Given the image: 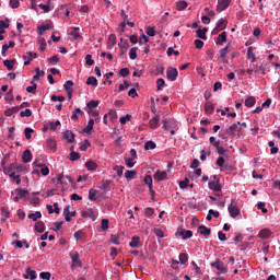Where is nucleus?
I'll return each instance as SVG.
<instances>
[{"instance_id": "nucleus-43", "label": "nucleus", "mask_w": 280, "mask_h": 280, "mask_svg": "<svg viewBox=\"0 0 280 280\" xmlns=\"http://www.w3.org/2000/svg\"><path fill=\"white\" fill-rule=\"evenodd\" d=\"M79 31H80V27H73V31H71L70 35L72 36L73 40H78V38H82Z\"/></svg>"}, {"instance_id": "nucleus-27", "label": "nucleus", "mask_w": 280, "mask_h": 280, "mask_svg": "<svg viewBox=\"0 0 280 280\" xmlns=\"http://www.w3.org/2000/svg\"><path fill=\"white\" fill-rule=\"evenodd\" d=\"M85 167H86L88 172H95V170H97V163L90 160L85 163Z\"/></svg>"}, {"instance_id": "nucleus-10", "label": "nucleus", "mask_w": 280, "mask_h": 280, "mask_svg": "<svg viewBox=\"0 0 280 280\" xmlns=\"http://www.w3.org/2000/svg\"><path fill=\"white\" fill-rule=\"evenodd\" d=\"M161 121V116L154 115L150 120H149V127L154 130L159 128V122Z\"/></svg>"}, {"instance_id": "nucleus-60", "label": "nucleus", "mask_w": 280, "mask_h": 280, "mask_svg": "<svg viewBox=\"0 0 280 280\" xmlns=\"http://www.w3.org/2000/svg\"><path fill=\"white\" fill-rule=\"evenodd\" d=\"M130 118H131V116L128 114L126 116L120 117L119 121H120L121 126L128 124V121H130Z\"/></svg>"}, {"instance_id": "nucleus-6", "label": "nucleus", "mask_w": 280, "mask_h": 280, "mask_svg": "<svg viewBox=\"0 0 280 280\" xmlns=\"http://www.w3.org/2000/svg\"><path fill=\"white\" fill-rule=\"evenodd\" d=\"M212 268H217L219 270V272H221L222 275H226V272H229V269L226 267H224V262L217 260L215 262L211 264Z\"/></svg>"}, {"instance_id": "nucleus-50", "label": "nucleus", "mask_w": 280, "mask_h": 280, "mask_svg": "<svg viewBox=\"0 0 280 280\" xmlns=\"http://www.w3.org/2000/svg\"><path fill=\"white\" fill-rule=\"evenodd\" d=\"M89 148H91V142L89 140H84V143L80 145L79 150H81V152H86Z\"/></svg>"}, {"instance_id": "nucleus-46", "label": "nucleus", "mask_w": 280, "mask_h": 280, "mask_svg": "<svg viewBox=\"0 0 280 280\" xmlns=\"http://www.w3.org/2000/svg\"><path fill=\"white\" fill-rule=\"evenodd\" d=\"M88 86H97V78L95 77H89L86 79Z\"/></svg>"}, {"instance_id": "nucleus-63", "label": "nucleus", "mask_w": 280, "mask_h": 280, "mask_svg": "<svg viewBox=\"0 0 280 280\" xmlns=\"http://www.w3.org/2000/svg\"><path fill=\"white\" fill-rule=\"evenodd\" d=\"M78 160H80V153L72 151L70 153V161H78Z\"/></svg>"}, {"instance_id": "nucleus-53", "label": "nucleus", "mask_w": 280, "mask_h": 280, "mask_svg": "<svg viewBox=\"0 0 280 280\" xmlns=\"http://www.w3.org/2000/svg\"><path fill=\"white\" fill-rule=\"evenodd\" d=\"M113 170H114V172L117 173L118 176H124V170H125L124 166L115 165L113 167Z\"/></svg>"}, {"instance_id": "nucleus-61", "label": "nucleus", "mask_w": 280, "mask_h": 280, "mask_svg": "<svg viewBox=\"0 0 280 280\" xmlns=\"http://www.w3.org/2000/svg\"><path fill=\"white\" fill-rule=\"evenodd\" d=\"M135 160H132V158H125V163L127 165V167H135V163L137 162H133Z\"/></svg>"}, {"instance_id": "nucleus-47", "label": "nucleus", "mask_w": 280, "mask_h": 280, "mask_svg": "<svg viewBox=\"0 0 280 280\" xmlns=\"http://www.w3.org/2000/svg\"><path fill=\"white\" fill-rule=\"evenodd\" d=\"M156 149V143L152 140H149L144 144V150H155Z\"/></svg>"}, {"instance_id": "nucleus-35", "label": "nucleus", "mask_w": 280, "mask_h": 280, "mask_svg": "<svg viewBox=\"0 0 280 280\" xmlns=\"http://www.w3.org/2000/svg\"><path fill=\"white\" fill-rule=\"evenodd\" d=\"M139 242H140L139 236H132L131 242L129 243L130 248H139L140 246Z\"/></svg>"}, {"instance_id": "nucleus-39", "label": "nucleus", "mask_w": 280, "mask_h": 280, "mask_svg": "<svg viewBox=\"0 0 280 280\" xmlns=\"http://www.w3.org/2000/svg\"><path fill=\"white\" fill-rule=\"evenodd\" d=\"M89 200H91L92 202L97 201V190L93 188L89 190Z\"/></svg>"}, {"instance_id": "nucleus-15", "label": "nucleus", "mask_w": 280, "mask_h": 280, "mask_svg": "<svg viewBox=\"0 0 280 280\" xmlns=\"http://www.w3.org/2000/svg\"><path fill=\"white\" fill-rule=\"evenodd\" d=\"M63 139H66L68 143H73L75 141V133H73L71 130H66L63 132Z\"/></svg>"}, {"instance_id": "nucleus-55", "label": "nucleus", "mask_w": 280, "mask_h": 280, "mask_svg": "<svg viewBox=\"0 0 280 280\" xmlns=\"http://www.w3.org/2000/svg\"><path fill=\"white\" fill-rule=\"evenodd\" d=\"M32 132H34V129L26 127L24 129L25 139H27V140L32 139Z\"/></svg>"}, {"instance_id": "nucleus-37", "label": "nucleus", "mask_w": 280, "mask_h": 280, "mask_svg": "<svg viewBox=\"0 0 280 280\" xmlns=\"http://www.w3.org/2000/svg\"><path fill=\"white\" fill-rule=\"evenodd\" d=\"M100 189L103 191H108V189H110V180L104 179L100 185Z\"/></svg>"}, {"instance_id": "nucleus-14", "label": "nucleus", "mask_w": 280, "mask_h": 280, "mask_svg": "<svg viewBox=\"0 0 280 280\" xmlns=\"http://www.w3.org/2000/svg\"><path fill=\"white\" fill-rule=\"evenodd\" d=\"M258 237L260 240H270V237H272V232L269 229H262L259 233H258Z\"/></svg>"}, {"instance_id": "nucleus-8", "label": "nucleus", "mask_w": 280, "mask_h": 280, "mask_svg": "<svg viewBox=\"0 0 280 280\" xmlns=\"http://www.w3.org/2000/svg\"><path fill=\"white\" fill-rule=\"evenodd\" d=\"M176 120H174V119H167V118H165L164 120H163V128H164V130H172V129H174V128H176Z\"/></svg>"}, {"instance_id": "nucleus-44", "label": "nucleus", "mask_w": 280, "mask_h": 280, "mask_svg": "<svg viewBox=\"0 0 280 280\" xmlns=\"http://www.w3.org/2000/svg\"><path fill=\"white\" fill-rule=\"evenodd\" d=\"M34 58H38V55L36 52L28 51L26 55L23 56V60H31V62L34 60Z\"/></svg>"}, {"instance_id": "nucleus-62", "label": "nucleus", "mask_w": 280, "mask_h": 280, "mask_svg": "<svg viewBox=\"0 0 280 280\" xmlns=\"http://www.w3.org/2000/svg\"><path fill=\"white\" fill-rule=\"evenodd\" d=\"M188 259H189V257L187 256V254H185V253L179 254L180 264H187Z\"/></svg>"}, {"instance_id": "nucleus-1", "label": "nucleus", "mask_w": 280, "mask_h": 280, "mask_svg": "<svg viewBox=\"0 0 280 280\" xmlns=\"http://www.w3.org/2000/svg\"><path fill=\"white\" fill-rule=\"evenodd\" d=\"M254 69V73L255 75H259L260 73L262 75H266V73H268V71H270V67H268V63H256L252 66Z\"/></svg>"}, {"instance_id": "nucleus-26", "label": "nucleus", "mask_w": 280, "mask_h": 280, "mask_svg": "<svg viewBox=\"0 0 280 280\" xmlns=\"http://www.w3.org/2000/svg\"><path fill=\"white\" fill-rule=\"evenodd\" d=\"M226 43V32H222L215 40V45H224Z\"/></svg>"}, {"instance_id": "nucleus-29", "label": "nucleus", "mask_w": 280, "mask_h": 280, "mask_svg": "<svg viewBox=\"0 0 280 280\" xmlns=\"http://www.w3.org/2000/svg\"><path fill=\"white\" fill-rule=\"evenodd\" d=\"M144 183H145V185H148L150 194H154V189H153V186H152V176L151 175H147L144 177Z\"/></svg>"}, {"instance_id": "nucleus-20", "label": "nucleus", "mask_w": 280, "mask_h": 280, "mask_svg": "<svg viewBox=\"0 0 280 280\" xmlns=\"http://www.w3.org/2000/svg\"><path fill=\"white\" fill-rule=\"evenodd\" d=\"M97 106H100V101L92 100L86 104V112L91 114V110L97 108Z\"/></svg>"}, {"instance_id": "nucleus-40", "label": "nucleus", "mask_w": 280, "mask_h": 280, "mask_svg": "<svg viewBox=\"0 0 280 280\" xmlns=\"http://www.w3.org/2000/svg\"><path fill=\"white\" fill-rule=\"evenodd\" d=\"M40 78H45V71L40 70V68H36L33 80H40Z\"/></svg>"}, {"instance_id": "nucleus-36", "label": "nucleus", "mask_w": 280, "mask_h": 280, "mask_svg": "<svg viewBox=\"0 0 280 280\" xmlns=\"http://www.w3.org/2000/svg\"><path fill=\"white\" fill-rule=\"evenodd\" d=\"M257 100H255V96H249L245 100V106H247V108H253V106H255Z\"/></svg>"}, {"instance_id": "nucleus-18", "label": "nucleus", "mask_w": 280, "mask_h": 280, "mask_svg": "<svg viewBox=\"0 0 280 280\" xmlns=\"http://www.w3.org/2000/svg\"><path fill=\"white\" fill-rule=\"evenodd\" d=\"M198 233H200V235H203V237H209V235H211V229L205 225H199Z\"/></svg>"}, {"instance_id": "nucleus-41", "label": "nucleus", "mask_w": 280, "mask_h": 280, "mask_svg": "<svg viewBox=\"0 0 280 280\" xmlns=\"http://www.w3.org/2000/svg\"><path fill=\"white\" fill-rule=\"evenodd\" d=\"M35 231H37V233H45V223L43 221H38L35 224Z\"/></svg>"}, {"instance_id": "nucleus-17", "label": "nucleus", "mask_w": 280, "mask_h": 280, "mask_svg": "<svg viewBox=\"0 0 280 280\" xmlns=\"http://www.w3.org/2000/svg\"><path fill=\"white\" fill-rule=\"evenodd\" d=\"M46 148L48 150H51V152H56V150H58V144L56 143V140L54 139H48L46 141Z\"/></svg>"}, {"instance_id": "nucleus-2", "label": "nucleus", "mask_w": 280, "mask_h": 280, "mask_svg": "<svg viewBox=\"0 0 280 280\" xmlns=\"http://www.w3.org/2000/svg\"><path fill=\"white\" fill-rule=\"evenodd\" d=\"M228 211L231 218L235 219L241 214L240 207H237V201L234 199L231 200V205L228 207Z\"/></svg>"}, {"instance_id": "nucleus-33", "label": "nucleus", "mask_w": 280, "mask_h": 280, "mask_svg": "<svg viewBox=\"0 0 280 280\" xmlns=\"http://www.w3.org/2000/svg\"><path fill=\"white\" fill-rule=\"evenodd\" d=\"M19 110H20V107L19 106H14V107L8 108L4 112V115H5V117H12V115L16 114Z\"/></svg>"}, {"instance_id": "nucleus-32", "label": "nucleus", "mask_w": 280, "mask_h": 280, "mask_svg": "<svg viewBox=\"0 0 280 280\" xmlns=\"http://www.w3.org/2000/svg\"><path fill=\"white\" fill-rule=\"evenodd\" d=\"M43 218V214L40 211H36L35 213H30L28 214V220H33V222H38Z\"/></svg>"}, {"instance_id": "nucleus-42", "label": "nucleus", "mask_w": 280, "mask_h": 280, "mask_svg": "<svg viewBox=\"0 0 280 280\" xmlns=\"http://www.w3.org/2000/svg\"><path fill=\"white\" fill-rule=\"evenodd\" d=\"M247 58H248V60H252V62H256L257 57L255 56V52L253 51V47L247 48Z\"/></svg>"}, {"instance_id": "nucleus-11", "label": "nucleus", "mask_w": 280, "mask_h": 280, "mask_svg": "<svg viewBox=\"0 0 280 280\" xmlns=\"http://www.w3.org/2000/svg\"><path fill=\"white\" fill-rule=\"evenodd\" d=\"M154 180H156L158 183H161L162 180H167V172L163 171H158L154 175H153Z\"/></svg>"}, {"instance_id": "nucleus-58", "label": "nucleus", "mask_w": 280, "mask_h": 280, "mask_svg": "<svg viewBox=\"0 0 280 280\" xmlns=\"http://www.w3.org/2000/svg\"><path fill=\"white\" fill-rule=\"evenodd\" d=\"M49 65H57V62H60V58L58 55H55L48 59Z\"/></svg>"}, {"instance_id": "nucleus-23", "label": "nucleus", "mask_w": 280, "mask_h": 280, "mask_svg": "<svg viewBox=\"0 0 280 280\" xmlns=\"http://www.w3.org/2000/svg\"><path fill=\"white\" fill-rule=\"evenodd\" d=\"M119 47V54L120 56H124L126 51H128V48L130 47V44H128V40H125L122 44H118Z\"/></svg>"}, {"instance_id": "nucleus-31", "label": "nucleus", "mask_w": 280, "mask_h": 280, "mask_svg": "<svg viewBox=\"0 0 280 280\" xmlns=\"http://www.w3.org/2000/svg\"><path fill=\"white\" fill-rule=\"evenodd\" d=\"M71 86H73V81L69 80L63 84L65 91H67L69 97H71V94L73 93V90H71Z\"/></svg>"}, {"instance_id": "nucleus-3", "label": "nucleus", "mask_w": 280, "mask_h": 280, "mask_svg": "<svg viewBox=\"0 0 280 280\" xmlns=\"http://www.w3.org/2000/svg\"><path fill=\"white\" fill-rule=\"evenodd\" d=\"M70 258L72 260L71 268H75V267L81 268L82 261L80 260V254L78 252H71Z\"/></svg>"}, {"instance_id": "nucleus-13", "label": "nucleus", "mask_w": 280, "mask_h": 280, "mask_svg": "<svg viewBox=\"0 0 280 280\" xmlns=\"http://www.w3.org/2000/svg\"><path fill=\"white\" fill-rule=\"evenodd\" d=\"M241 131H242V127H240V121L234 122L229 127V129H226V132L229 135H235V132H241Z\"/></svg>"}, {"instance_id": "nucleus-21", "label": "nucleus", "mask_w": 280, "mask_h": 280, "mask_svg": "<svg viewBox=\"0 0 280 280\" xmlns=\"http://www.w3.org/2000/svg\"><path fill=\"white\" fill-rule=\"evenodd\" d=\"M22 161L23 163H31L32 162V151L28 149L25 150L22 154Z\"/></svg>"}, {"instance_id": "nucleus-7", "label": "nucleus", "mask_w": 280, "mask_h": 280, "mask_svg": "<svg viewBox=\"0 0 280 280\" xmlns=\"http://www.w3.org/2000/svg\"><path fill=\"white\" fill-rule=\"evenodd\" d=\"M231 5V0H218L217 12H224Z\"/></svg>"}, {"instance_id": "nucleus-38", "label": "nucleus", "mask_w": 280, "mask_h": 280, "mask_svg": "<svg viewBox=\"0 0 280 280\" xmlns=\"http://www.w3.org/2000/svg\"><path fill=\"white\" fill-rule=\"evenodd\" d=\"M26 273L27 275L24 276V279H30V278L31 280L36 279V271H34L32 268H27Z\"/></svg>"}, {"instance_id": "nucleus-19", "label": "nucleus", "mask_w": 280, "mask_h": 280, "mask_svg": "<svg viewBox=\"0 0 280 280\" xmlns=\"http://www.w3.org/2000/svg\"><path fill=\"white\" fill-rule=\"evenodd\" d=\"M115 45H117V36H115V34H110L107 40V49H113Z\"/></svg>"}, {"instance_id": "nucleus-24", "label": "nucleus", "mask_w": 280, "mask_h": 280, "mask_svg": "<svg viewBox=\"0 0 280 280\" xmlns=\"http://www.w3.org/2000/svg\"><path fill=\"white\" fill-rule=\"evenodd\" d=\"M179 235L183 240H191L194 232H191V230H184L179 232Z\"/></svg>"}, {"instance_id": "nucleus-12", "label": "nucleus", "mask_w": 280, "mask_h": 280, "mask_svg": "<svg viewBox=\"0 0 280 280\" xmlns=\"http://www.w3.org/2000/svg\"><path fill=\"white\" fill-rule=\"evenodd\" d=\"M70 207L66 206L63 209V215L66 222H71V218H75V211H69Z\"/></svg>"}, {"instance_id": "nucleus-30", "label": "nucleus", "mask_w": 280, "mask_h": 280, "mask_svg": "<svg viewBox=\"0 0 280 280\" xmlns=\"http://www.w3.org/2000/svg\"><path fill=\"white\" fill-rule=\"evenodd\" d=\"M213 110H215V106H213L212 103L208 102V103L205 104V113L207 115H213Z\"/></svg>"}, {"instance_id": "nucleus-5", "label": "nucleus", "mask_w": 280, "mask_h": 280, "mask_svg": "<svg viewBox=\"0 0 280 280\" xmlns=\"http://www.w3.org/2000/svg\"><path fill=\"white\" fill-rule=\"evenodd\" d=\"M230 52H231V48L229 46H225L224 48L219 50V58L225 65L229 63V60H226V55H229Z\"/></svg>"}, {"instance_id": "nucleus-16", "label": "nucleus", "mask_w": 280, "mask_h": 280, "mask_svg": "<svg viewBox=\"0 0 280 280\" xmlns=\"http://www.w3.org/2000/svg\"><path fill=\"white\" fill-rule=\"evenodd\" d=\"M226 28V20L224 19H220L218 22H217V26L213 30L214 34H217V32H222V30H225Z\"/></svg>"}, {"instance_id": "nucleus-34", "label": "nucleus", "mask_w": 280, "mask_h": 280, "mask_svg": "<svg viewBox=\"0 0 280 280\" xmlns=\"http://www.w3.org/2000/svg\"><path fill=\"white\" fill-rule=\"evenodd\" d=\"M9 178H11L12 183H16V185H21V176L16 175L15 172H11L9 174Z\"/></svg>"}, {"instance_id": "nucleus-4", "label": "nucleus", "mask_w": 280, "mask_h": 280, "mask_svg": "<svg viewBox=\"0 0 280 280\" xmlns=\"http://www.w3.org/2000/svg\"><path fill=\"white\" fill-rule=\"evenodd\" d=\"M166 78L170 82H176V79L178 78V70L170 67L166 71Z\"/></svg>"}, {"instance_id": "nucleus-56", "label": "nucleus", "mask_w": 280, "mask_h": 280, "mask_svg": "<svg viewBox=\"0 0 280 280\" xmlns=\"http://www.w3.org/2000/svg\"><path fill=\"white\" fill-rule=\"evenodd\" d=\"M189 187V178H185L184 180L179 182V188L180 189H187Z\"/></svg>"}, {"instance_id": "nucleus-52", "label": "nucleus", "mask_w": 280, "mask_h": 280, "mask_svg": "<svg viewBox=\"0 0 280 280\" xmlns=\"http://www.w3.org/2000/svg\"><path fill=\"white\" fill-rule=\"evenodd\" d=\"M15 194H18V196H20V198H25L27 196V194H30V192L22 188H18V189H15Z\"/></svg>"}, {"instance_id": "nucleus-64", "label": "nucleus", "mask_w": 280, "mask_h": 280, "mask_svg": "<svg viewBox=\"0 0 280 280\" xmlns=\"http://www.w3.org/2000/svg\"><path fill=\"white\" fill-rule=\"evenodd\" d=\"M20 116H21V117H32V109L27 108V109H25V110H22V112L20 113Z\"/></svg>"}, {"instance_id": "nucleus-57", "label": "nucleus", "mask_w": 280, "mask_h": 280, "mask_svg": "<svg viewBox=\"0 0 280 280\" xmlns=\"http://www.w3.org/2000/svg\"><path fill=\"white\" fill-rule=\"evenodd\" d=\"M40 279L49 280L51 279V272L49 271H43L39 273Z\"/></svg>"}, {"instance_id": "nucleus-54", "label": "nucleus", "mask_w": 280, "mask_h": 280, "mask_svg": "<svg viewBox=\"0 0 280 280\" xmlns=\"http://www.w3.org/2000/svg\"><path fill=\"white\" fill-rule=\"evenodd\" d=\"M136 174H137V172H135V171H126L125 178H127V180H132L135 178Z\"/></svg>"}, {"instance_id": "nucleus-28", "label": "nucleus", "mask_w": 280, "mask_h": 280, "mask_svg": "<svg viewBox=\"0 0 280 280\" xmlns=\"http://www.w3.org/2000/svg\"><path fill=\"white\" fill-rule=\"evenodd\" d=\"M196 34H197L198 38H201V40H207V27H205L203 30L199 27L196 31Z\"/></svg>"}, {"instance_id": "nucleus-51", "label": "nucleus", "mask_w": 280, "mask_h": 280, "mask_svg": "<svg viewBox=\"0 0 280 280\" xmlns=\"http://www.w3.org/2000/svg\"><path fill=\"white\" fill-rule=\"evenodd\" d=\"M176 8H177V10H185V9H187V2L185 0L177 1Z\"/></svg>"}, {"instance_id": "nucleus-22", "label": "nucleus", "mask_w": 280, "mask_h": 280, "mask_svg": "<svg viewBox=\"0 0 280 280\" xmlns=\"http://www.w3.org/2000/svg\"><path fill=\"white\" fill-rule=\"evenodd\" d=\"M3 65L7 67L8 71H12V69H14V65H16V59H5Z\"/></svg>"}, {"instance_id": "nucleus-25", "label": "nucleus", "mask_w": 280, "mask_h": 280, "mask_svg": "<svg viewBox=\"0 0 280 280\" xmlns=\"http://www.w3.org/2000/svg\"><path fill=\"white\" fill-rule=\"evenodd\" d=\"M95 126V120L91 118L86 125L85 128H83V132L86 135H91V131L93 130V127Z\"/></svg>"}, {"instance_id": "nucleus-9", "label": "nucleus", "mask_w": 280, "mask_h": 280, "mask_svg": "<svg viewBox=\"0 0 280 280\" xmlns=\"http://www.w3.org/2000/svg\"><path fill=\"white\" fill-rule=\"evenodd\" d=\"M208 187L212 191H222V185L220 184V179L209 182Z\"/></svg>"}, {"instance_id": "nucleus-49", "label": "nucleus", "mask_w": 280, "mask_h": 280, "mask_svg": "<svg viewBox=\"0 0 280 280\" xmlns=\"http://www.w3.org/2000/svg\"><path fill=\"white\" fill-rule=\"evenodd\" d=\"M138 47H132L130 50H129V58L130 60H137V51H138Z\"/></svg>"}, {"instance_id": "nucleus-45", "label": "nucleus", "mask_w": 280, "mask_h": 280, "mask_svg": "<svg viewBox=\"0 0 280 280\" xmlns=\"http://www.w3.org/2000/svg\"><path fill=\"white\" fill-rule=\"evenodd\" d=\"M37 30H38L39 36H43L44 32H47L48 30H51V25L50 24H45V25L38 26Z\"/></svg>"}, {"instance_id": "nucleus-48", "label": "nucleus", "mask_w": 280, "mask_h": 280, "mask_svg": "<svg viewBox=\"0 0 280 280\" xmlns=\"http://www.w3.org/2000/svg\"><path fill=\"white\" fill-rule=\"evenodd\" d=\"M15 166L14 164H10L9 166H3V174L10 175L12 172H14Z\"/></svg>"}, {"instance_id": "nucleus-59", "label": "nucleus", "mask_w": 280, "mask_h": 280, "mask_svg": "<svg viewBox=\"0 0 280 280\" xmlns=\"http://www.w3.org/2000/svg\"><path fill=\"white\" fill-rule=\"evenodd\" d=\"M156 86H158V91H162L163 86H165V80L164 79H158Z\"/></svg>"}]
</instances>
